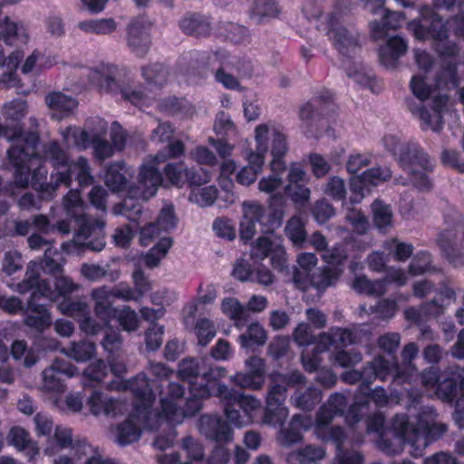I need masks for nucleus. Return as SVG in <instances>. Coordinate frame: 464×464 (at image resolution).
I'll return each mask as SVG.
<instances>
[{
  "mask_svg": "<svg viewBox=\"0 0 464 464\" xmlns=\"http://www.w3.org/2000/svg\"><path fill=\"white\" fill-rule=\"evenodd\" d=\"M227 371L220 366H208L206 359L185 358L179 362L178 376L189 382V396L184 398L185 388L178 382H169L160 397L163 413L171 424H179L185 418L196 415L202 408V400L215 396L214 387L221 386L219 380Z\"/></svg>",
  "mask_w": 464,
  "mask_h": 464,
  "instance_id": "nucleus-1",
  "label": "nucleus"
},
{
  "mask_svg": "<svg viewBox=\"0 0 464 464\" xmlns=\"http://www.w3.org/2000/svg\"><path fill=\"white\" fill-rule=\"evenodd\" d=\"M437 412L432 406L420 407L417 413L396 414L392 420V431L381 432L377 440L378 449L394 456L402 452L404 446L411 447L410 453L417 458L433 441L447 430V426L436 421Z\"/></svg>",
  "mask_w": 464,
  "mask_h": 464,
  "instance_id": "nucleus-2",
  "label": "nucleus"
},
{
  "mask_svg": "<svg viewBox=\"0 0 464 464\" xmlns=\"http://www.w3.org/2000/svg\"><path fill=\"white\" fill-rule=\"evenodd\" d=\"M304 382V376L298 371L270 374L263 420L268 425L281 427L276 440L282 447L288 448L299 443L303 439L302 432L314 428L312 417L303 414L294 415L288 426L283 427L288 416V409L285 406L287 389Z\"/></svg>",
  "mask_w": 464,
  "mask_h": 464,
  "instance_id": "nucleus-3",
  "label": "nucleus"
},
{
  "mask_svg": "<svg viewBox=\"0 0 464 464\" xmlns=\"http://www.w3.org/2000/svg\"><path fill=\"white\" fill-rule=\"evenodd\" d=\"M155 381H150L146 374L140 372L135 377L111 382V389L130 391L133 395V410L128 419L116 427V442L125 446L137 441L141 434V430H153L158 429L165 419V414L156 411L152 406L156 400L153 391Z\"/></svg>",
  "mask_w": 464,
  "mask_h": 464,
  "instance_id": "nucleus-4",
  "label": "nucleus"
},
{
  "mask_svg": "<svg viewBox=\"0 0 464 464\" xmlns=\"http://www.w3.org/2000/svg\"><path fill=\"white\" fill-rule=\"evenodd\" d=\"M347 406L348 400L344 394L340 392L331 394L316 412L314 435L323 441H331L335 444L336 455L333 464H362L364 459L360 451L343 448L345 439L343 428L339 425H332L334 418L344 415Z\"/></svg>",
  "mask_w": 464,
  "mask_h": 464,
  "instance_id": "nucleus-5",
  "label": "nucleus"
},
{
  "mask_svg": "<svg viewBox=\"0 0 464 464\" xmlns=\"http://www.w3.org/2000/svg\"><path fill=\"white\" fill-rule=\"evenodd\" d=\"M285 208V197L274 194L268 205L264 206L256 201H245L242 205L243 218L239 226V237L244 244H247L256 235V224L261 233L273 234L283 224Z\"/></svg>",
  "mask_w": 464,
  "mask_h": 464,
  "instance_id": "nucleus-6",
  "label": "nucleus"
},
{
  "mask_svg": "<svg viewBox=\"0 0 464 464\" xmlns=\"http://www.w3.org/2000/svg\"><path fill=\"white\" fill-rule=\"evenodd\" d=\"M458 7L459 13L444 22L434 7L427 5H421L419 10V18L409 22L408 29L412 32L416 39L420 41L429 39L446 40L449 37L450 30L456 37L464 39L462 3H459Z\"/></svg>",
  "mask_w": 464,
  "mask_h": 464,
  "instance_id": "nucleus-7",
  "label": "nucleus"
},
{
  "mask_svg": "<svg viewBox=\"0 0 464 464\" xmlns=\"http://www.w3.org/2000/svg\"><path fill=\"white\" fill-rule=\"evenodd\" d=\"M14 142L7 150L10 164L14 167V183L18 188L28 185L30 164L43 158L39 154L40 135L37 131H24L23 128H14L11 136Z\"/></svg>",
  "mask_w": 464,
  "mask_h": 464,
  "instance_id": "nucleus-8",
  "label": "nucleus"
},
{
  "mask_svg": "<svg viewBox=\"0 0 464 464\" xmlns=\"http://www.w3.org/2000/svg\"><path fill=\"white\" fill-rule=\"evenodd\" d=\"M389 388L390 394L382 386H377L372 390L369 388L365 390L364 394L367 395V398L355 401L348 409L345 416L347 424L353 426L362 420L365 411L369 408L370 401L378 408L386 407L391 402H395L396 404L403 405L408 411L407 414L411 415L412 413H417L418 410L421 407L420 406V400H419L415 405H408L410 403V400L407 397V389H409V386L392 385L391 382Z\"/></svg>",
  "mask_w": 464,
  "mask_h": 464,
  "instance_id": "nucleus-9",
  "label": "nucleus"
},
{
  "mask_svg": "<svg viewBox=\"0 0 464 464\" xmlns=\"http://www.w3.org/2000/svg\"><path fill=\"white\" fill-rule=\"evenodd\" d=\"M447 226L437 237L442 256L453 266L464 265V216L455 208L444 213Z\"/></svg>",
  "mask_w": 464,
  "mask_h": 464,
  "instance_id": "nucleus-10",
  "label": "nucleus"
},
{
  "mask_svg": "<svg viewBox=\"0 0 464 464\" xmlns=\"http://www.w3.org/2000/svg\"><path fill=\"white\" fill-rule=\"evenodd\" d=\"M334 92L324 89L321 93L300 108L299 115L306 125L305 135L318 139L324 130V121L329 124L336 116Z\"/></svg>",
  "mask_w": 464,
  "mask_h": 464,
  "instance_id": "nucleus-11",
  "label": "nucleus"
},
{
  "mask_svg": "<svg viewBox=\"0 0 464 464\" xmlns=\"http://www.w3.org/2000/svg\"><path fill=\"white\" fill-rule=\"evenodd\" d=\"M92 299L96 302V314L102 320V323H98L101 325L100 331L106 328L102 344L105 351L112 353L121 346V339L120 333L112 329L111 323L116 315V309L111 305L110 298H136L135 294L140 295L143 292H92Z\"/></svg>",
  "mask_w": 464,
  "mask_h": 464,
  "instance_id": "nucleus-12",
  "label": "nucleus"
},
{
  "mask_svg": "<svg viewBox=\"0 0 464 464\" xmlns=\"http://www.w3.org/2000/svg\"><path fill=\"white\" fill-rule=\"evenodd\" d=\"M419 353V346L415 343H407L401 351L402 363L400 364L396 357L386 359L384 361L395 364L396 372L389 374V379H392V385H407V397L410 400L408 405H415L421 398V392L413 385V382L418 379L417 368L412 364V361L417 357Z\"/></svg>",
  "mask_w": 464,
  "mask_h": 464,
  "instance_id": "nucleus-13",
  "label": "nucleus"
},
{
  "mask_svg": "<svg viewBox=\"0 0 464 464\" xmlns=\"http://www.w3.org/2000/svg\"><path fill=\"white\" fill-rule=\"evenodd\" d=\"M355 342L354 334L346 328H332L328 333L322 334L312 350L302 351L301 361L308 372H315L321 364V353L331 347L343 349Z\"/></svg>",
  "mask_w": 464,
  "mask_h": 464,
  "instance_id": "nucleus-14",
  "label": "nucleus"
},
{
  "mask_svg": "<svg viewBox=\"0 0 464 464\" xmlns=\"http://www.w3.org/2000/svg\"><path fill=\"white\" fill-rule=\"evenodd\" d=\"M396 372L395 364L385 362L383 355L376 356L372 361L367 362L362 371L350 370L341 375V379L349 384L361 382L359 392L365 393L369 386L376 380L382 382L389 381V374Z\"/></svg>",
  "mask_w": 464,
  "mask_h": 464,
  "instance_id": "nucleus-15",
  "label": "nucleus"
},
{
  "mask_svg": "<svg viewBox=\"0 0 464 464\" xmlns=\"http://www.w3.org/2000/svg\"><path fill=\"white\" fill-rule=\"evenodd\" d=\"M72 292H47L52 301L57 303L58 309L66 315L76 318L80 328L88 334H96L101 325L91 317V310L86 302L74 300L71 297Z\"/></svg>",
  "mask_w": 464,
  "mask_h": 464,
  "instance_id": "nucleus-16",
  "label": "nucleus"
},
{
  "mask_svg": "<svg viewBox=\"0 0 464 464\" xmlns=\"http://www.w3.org/2000/svg\"><path fill=\"white\" fill-rule=\"evenodd\" d=\"M269 129L266 124H259L255 129L256 151L250 152L248 165L243 167L237 174L236 180L243 186H250L256 180L257 174L261 172L265 162V156L268 150Z\"/></svg>",
  "mask_w": 464,
  "mask_h": 464,
  "instance_id": "nucleus-17",
  "label": "nucleus"
},
{
  "mask_svg": "<svg viewBox=\"0 0 464 464\" xmlns=\"http://www.w3.org/2000/svg\"><path fill=\"white\" fill-rule=\"evenodd\" d=\"M102 76L100 82V89L113 95L121 94L123 101L129 102L136 107H142L146 104L147 96L142 88H132L128 83L120 82L111 74L117 71L115 65H102L100 69L95 70Z\"/></svg>",
  "mask_w": 464,
  "mask_h": 464,
  "instance_id": "nucleus-18",
  "label": "nucleus"
},
{
  "mask_svg": "<svg viewBox=\"0 0 464 464\" xmlns=\"http://www.w3.org/2000/svg\"><path fill=\"white\" fill-rule=\"evenodd\" d=\"M324 30L342 55L350 58L361 49L358 35L352 34L347 28L341 25L337 13L333 12L325 16Z\"/></svg>",
  "mask_w": 464,
  "mask_h": 464,
  "instance_id": "nucleus-19",
  "label": "nucleus"
},
{
  "mask_svg": "<svg viewBox=\"0 0 464 464\" xmlns=\"http://www.w3.org/2000/svg\"><path fill=\"white\" fill-rule=\"evenodd\" d=\"M29 166V181L25 188L30 186L37 192L38 198L41 200H52L55 196L57 188L62 185V182L59 181V174H61V171H53L50 175V181L48 182V169L43 158L34 160Z\"/></svg>",
  "mask_w": 464,
  "mask_h": 464,
  "instance_id": "nucleus-20",
  "label": "nucleus"
},
{
  "mask_svg": "<svg viewBox=\"0 0 464 464\" xmlns=\"http://www.w3.org/2000/svg\"><path fill=\"white\" fill-rule=\"evenodd\" d=\"M205 67L214 73L215 81L223 85L227 90H238L240 83L238 80L229 72L233 70L234 62L229 58V53L223 49H218L202 56Z\"/></svg>",
  "mask_w": 464,
  "mask_h": 464,
  "instance_id": "nucleus-21",
  "label": "nucleus"
},
{
  "mask_svg": "<svg viewBox=\"0 0 464 464\" xmlns=\"http://www.w3.org/2000/svg\"><path fill=\"white\" fill-rule=\"evenodd\" d=\"M449 102V95L440 94L432 99L430 108L413 105V100H407L409 110L422 121V130L431 129L440 131L444 126V112Z\"/></svg>",
  "mask_w": 464,
  "mask_h": 464,
  "instance_id": "nucleus-22",
  "label": "nucleus"
},
{
  "mask_svg": "<svg viewBox=\"0 0 464 464\" xmlns=\"http://www.w3.org/2000/svg\"><path fill=\"white\" fill-rule=\"evenodd\" d=\"M80 225L75 234L77 239L82 237L85 241L81 243L82 249L99 252L106 245L104 227L105 222L100 218H92L89 215L79 217Z\"/></svg>",
  "mask_w": 464,
  "mask_h": 464,
  "instance_id": "nucleus-23",
  "label": "nucleus"
},
{
  "mask_svg": "<svg viewBox=\"0 0 464 464\" xmlns=\"http://www.w3.org/2000/svg\"><path fill=\"white\" fill-rule=\"evenodd\" d=\"M246 372H237L231 375L230 382L242 389L260 390L265 383V361L257 356H251L246 361Z\"/></svg>",
  "mask_w": 464,
  "mask_h": 464,
  "instance_id": "nucleus-24",
  "label": "nucleus"
},
{
  "mask_svg": "<svg viewBox=\"0 0 464 464\" xmlns=\"http://www.w3.org/2000/svg\"><path fill=\"white\" fill-rule=\"evenodd\" d=\"M77 374V368L63 359H55L53 362L43 372L44 388L52 392H63L66 379Z\"/></svg>",
  "mask_w": 464,
  "mask_h": 464,
  "instance_id": "nucleus-25",
  "label": "nucleus"
},
{
  "mask_svg": "<svg viewBox=\"0 0 464 464\" xmlns=\"http://www.w3.org/2000/svg\"><path fill=\"white\" fill-rule=\"evenodd\" d=\"M52 301L47 292H32L27 302L28 314L25 324L29 327L43 331L51 324V316L47 312V302Z\"/></svg>",
  "mask_w": 464,
  "mask_h": 464,
  "instance_id": "nucleus-26",
  "label": "nucleus"
},
{
  "mask_svg": "<svg viewBox=\"0 0 464 464\" xmlns=\"http://www.w3.org/2000/svg\"><path fill=\"white\" fill-rule=\"evenodd\" d=\"M398 162L404 171L414 170L416 168L424 171L434 170V164L430 155L416 142L403 144L400 150Z\"/></svg>",
  "mask_w": 464,
  "mask_h": 464,
  "instance_id": "nucleus-27",
  "label": "nucleus"
},
{
  "mask_svg": "<svg viewBox=\"0 0 464 464\" xmlns=\"http://www.w3.org/2000/svg\"><path fill=\"white\" fill-rule=\"evenodd\" d=\"M160 162V155L144 162L138 173V188L141 190L142 198L149 199L156 195L162 184V174L158 168Z\"/></svg>",
  "mask_w": 464,
  "mask_h": 464,
  "instance_id": "nucleus-28",
  "label": "nucleus"
},
{
  "mask_svg": "<svg viewBox=\"0 0 464 464\" xmlns=\"http://www.w3.org/2000/svg\"><path fill=\"white\" fill-rule=\"evenodd\" d=\"M150 24L144 17H137L130 21L127 29L128 45L133 53L139 57H143L150 50Z\"/></svg>",
  "mask_w": 464,
  "mask_h": 464,
  "instance_id": "nucleus-29",
  "label": "nucleus"
},
{
  "mask_svg": "<svg viewBox=\"0 0 464 464\" xmlns=\"http://www.w3.org/2000/svg\"><path fill=\"white\" fill-rule=\"evenodd\" d=\"M198 429L207 439L217 443H227L233 439V430L229 424L218 415H202Z\"/></svg>",
  "mask_w": 464,
  "mask_h": 464,
  "instance_id": "nucleus-30",
  "label": "nucleus"
},
{
  "mask_svg": "<svg viewBox=\"0 0 464 464\" xmlns=\"http://www.w3.org/2000/svg\"><path fill=\"white\" fill-rule=\"evenodd\" d=\"M58 348V342L54 339L39 337L34 341V348L28 350L24 341H15L11 347L12 356L19 360L24 357V364L26 367L34 365L39 356L35 351H54Z\"/></svg>",
  "mask_w": 464,
  "mask_h": 464,
  "instance_id": "nucleus-31",
  "label": "nucleus"
},
{
  "mask_svg": "<svg viewBox=\"0 0 464 464\" xmlns=\"http://www.w3.org/2000/svg\"><path fill=\"white\" fill-rule=\"evenodd\" d=\"M73 176L81 188L93 183L94 179L92 175L91 166L85 157H78L67 169L61 171V174H59V181L66 188H70L73 180Z\"/></svg>",
  "mask_w": 464,
  "mask_h": 464,
  "instance_id": "nucleus-32",
  "label": "nucleus"
},
{
  "mask_svg": "<svg viewBox=\"0 0 464 464\" xmlns=\"http://www.w3.org/2000/svg\"><path fill=\"white\" fill-rule=\"evenodd\" d=\"M215 396H222L227 401V404L237 405L241 408L245 416H249L251 411L258 409L261 406V401L252 395H245L233 388H229L226 384H221L219 387H214Z\"/></svg>",
  "mask_w": 464,
  "mask_h": 464,
  "instance_id": "nucleus-33",
  "label": "nucleus"
},
{
  "mask_svg": "<svg viewBox=\"0 0 464 464\" xmlns=\"http://www.w3.org/2000/svg\"><path fill=\"white\" fill-rule=\"evenodd\" d=\"M408 44L401 36L390 37L378 50L379 62L387 69H395L399 59L407 52Z\"/></svg>",
  "mask_w": 464,
  "mask_h": 464,
  "instance_id": "nucleus-34",
  "label": "nucleus"
},
{
  "mask_svg": "<svg viewBox=\"0 0 464 464\" xmlns=\"http://www.w3.org/2000/svg\"><path fill=\"white\" fill-rule=\"evenodd\" d=\"M87 404L93 415L116 416L122 413L123 411V403L121 401L113 400L98 390L92 392Z\"/></svg>",
  "mask_w": 464,
  "mask_h": 464,
  "instance_id": "nucleus-35",
  "label": "nucleus"
},
{
  "mask_svg": "<svg viewBox=\"0 0 464 464\" xmlns=\"http://www.w3.org/2000/svg\"><path fill=\"white\" fill-rule=\"evenodd\" d=\"M43 264L30 261L27 264L24 278L17 284L16 290H52L51 279L43 277Z\"/></svg>",
  "mask_w": 464,
  "mask_h": 464,
  "instance_id": "nucleus-36",
  "label": "nucleus"
},
{
  "mask_svg": "<svg viewBox=\"0 0 464 464\" xmlns=\"http://www.w3.org/2000/svg\"><path fill=\"white\" fill-rule=\"evenodd\" d=\"M44 155L42 156L44 162L49 161L54 171H63L67 169L72 163L67 150L60 145L57 140H50L44 146Z\"/></svg>",
  "mask_w": 464,
  "mask_h": 464,
  "instance_id": "nucleus-37",
  "label": "nucleus"
},
{
  "mask_svg": "<svg viewBox=\"0 0 464 464\" xmlns=\"http://www.w3.org/2000/svg\"><path fill=\"white\" fill-rule=\"evenodd\" d=\"M128 168L124 161H115L108 165L105 171V184L112 192L125 191L129 187Z\"/></svg>",
  "mask_w": 464,
  "mask_h": 464,
  "instance_id": "nucleus-38",
  "label": "nucleus"
},
{
  "mask_svg": "<svg viewBox=\"0 0 464 464\" xmlns=\"http://www.w3.org/2000/svg\"><path fill=\"white\" fill-rule=\"evenodd\" d=\"M343 272L342 267L324 266L312 273L306 284L314 286L316 290H325L337 284Z\"/></svg>",
  "mask_w": 464,
  "mask_h": 464,
  "instance_id": "nucleus-39",
  "label": "nucleus"
},
{
  "mask_svg": "<svg viewBox=\"0 0 464 464\" xmlns=\"http://www.w3.org/2000/svg\"><path fill=\"white\" fill-rule=\"evenodd\" d=\"M72 453L84 464H118L111 459H102L98 448L92 446L85 439H76L71 448Z\"/></svg>",
  "mask_w": 464,
  "mask_h": 464,
  "instance_id": "nucleus-40",
  "label": "nucleus"
},
{
  "mask_svg": "<svg viewBox=\"0 0 464 464\" xmlns=\"http://www.w3.org/2000/svg\"><path fill=\"white\" fill-rule=\"evenodd\" d=\"M179 27L186 34L193 36H208L211 32V22L208 16L193 13L179 21Z\"/></svg>",
  "mask_w": 464,
  "mask_h": 464,
  "instance_id": "nucleus-41",
  "label": "nucleus"
},
{
  "mask_svg": "<svg viewBox=\"0 0 464 464\" xmlns=\"http://www.w3.org/2000/svg\"><path fill=\"white\" fill-rule=\"evenodd\" d=\"M158 110L170 116H189L194 113V106L185 98L169 96L160 99L157 105Z\"/></svg>",
  "mask_w": 464,
  "mask_h": 464,
  "instance_id": "nucleus-42",
  "label": "nucleus"
},
{
  "mask_svg": "<svg viewBox=\"0 0 464 464\" xmlns=\"http://www.w3.org/2000/svg\"><path fill=\"white\" fill-rule=\"evenodd\" d=\"M322 400V392L315 387H308L305 390L296 389L291 396V401L296 408L310 411Z\"/></svg>",
  "mask_w": 464,
  "mask_h": 464,
  "instance_id": "nucleus-43",
  "label": "nucleus"
},
{
  "mask_svg": "<svg viewBox=\"0 0 464 464\" xmlns=\"http://www.w3.org/2000/svg\"><path fill=\"white\" fill-rule=\"evenodd\" d=\"M222 311L231 320L238 329L243 328L249 321V309L242 305L237 299L226 298L221 304Z\"/></svg>",
  "mask_w": 464,
  "mask_h": 464,
  "instance_id": "nucleus-44",
  "label": "nucleus"
},
{
  "mask_svg": "<svg viewBox=\"0 0 464 464\" xmlns=\"http://www.w3.org/2000/svg\"><path fill=\"white\" fill-rule=\"evenodd\" d=\"M45 102L52 111L60 112L62 117L69 115L78 106V102L74 98L61 92L47 94Z\"/></svg>",
  "mask_w": 464,
  "mask_h": 464,
  "instance_id": "nucleus-45",
  "label": "nucleus"
},
{
  "mask_svg": "<svg viewBox=\"0 0 464 464\" xmlns=\"http://www.w3.org/2000/svg\"><path fill=\"white\" fill-rule=\"evenodd\" d=\"M459 85L456 62L446 63L435 77V86L439 89L455 90Z\"/></svg>",
  "mask_w": 464,
  "mask_h": 464,
  "instance_id": "nucleus-46",
  "label": "nucleus"
},
{
  "mask_svg": "<svg viewBox=\"0 0 464 464\" xmlns=\"http://www.w3.org/2000/svg\"><path fill=\"white\" fill-rule=\"evenodd\" d=\"M63 353L78 362H85L94 357L96 346L90 341L81 340L72 342L67 348L63 349Z\"/></svg>",
  "mask_w": 464,
  "mask_h": 464,
  "instance_id": "nucleus-47",
  "label": "nucleus"
},
{
  "mask_svg": "<svg viewBox=\"0 0 464 464\" xmlns=\"http://www.w3.org/2000/svg\"><path fill=\"white\" fill-rule=\"evenodd\" d=\"M24 28L5 16L0 21V39L7 45H14L17 41L26 42L28 36L24 34Z\"/></svg>",
  "mask_w": 464,
  "mask_h": 464,
  "instance_id": "nucleus-48",
  "label": "nucleus"
},
{
  "mask_svg": "<svg viewBox=\"0 0 464 464\" xmlns=\"http://www.w3.org/2000/svg\"><path fill=\"white\" fill-rule=\"evenodd\" d=\"M372 222L381 231H385L392 224V209L391 205L385 204L381 199H375L372 203Z\"/></svg>",
  "mask_w": 464,
  "mask_h": 464,
  "instance_id": "nucleus-49",
  "label": "nucleus"
},
{
  "mask_svg": "<svg viewBox=\"0 0 464 464\" xmlns=\"http://www.w3.org/2000/svg\"><path fill=\"white\" fill-rule=\"evenodd\" d=\"M318 259L314 253H301L297 256V264L303 270L301 272L298 269L294 271L293 278L295 285L306 284L309 276L314 272L315 266L317 265Z\"/></svg>",
  "mask_w": 464,
  "mask_h": 464,
  "instance_id": "nucleus-50",
  "label": "nucleus"
},
{
  "mask_svg": "<svg viewBox=\"0 0 464 464\" xmlns=\"http://www.w3.org/2000/svg\"><path fill=\"white\" fill-rule=\"evenodd\" d=\"M173 239L170 237H160L144 256V263L148 267H156L160 265L172 246Z\"/></svg>",
  "mask_w": 464,
  "mask_h": 464,
  "instance_id": "nucleus-51",
  "label": "nucleus"
},
{
  "mask_svg": "<svg viewBox=\"0 0 464 464\" xmlns=\"http://www.w3.org/2000/svg\"><path fill=\"white\" fill-rule=\"evenodd\" d=\"M324 455L325 452L322 447L308 445L296 452L290 453L287 457V462L289 464L295 462L309 464L323 459Z\"/></svg>",
  "mask_w": 464,
  "mask_h": 464,
  "instance_id": "nucleus-52",
  "label": "nucleus"
},
{
  "mask_svg": "<svg viewBox=\"0 0 464 464\" xmlns=\"http://www.w3.org/2000/svg\"><path fill=\"white\" fill-rule=\"evenodd\" d=\"M63 207L66 213L73 218L77 225H80L79 217L86 215L84 213V202L82 198L80 189H70L63 198Z\"/></svg>",
  "mask_w": 464,
  "mask_h": 464,
  "instance_id": "nucleus-53",
  "label": "nucleus"
},
{
  "mask_svg": "<svg viewBox=\"0 0 464 464\" xmlns=\"http://www.w3.org/2000/svg\"><path fill=\"white\" fill-rule=\"evenodd\" d=\"M239 343L244 348H254L263 345L266 340V334L264 328L258 323H251L247 326L245 334L238 337Z\"/></svg>",
  "mask_w": 464,
  "mask_h": 464,
  "instance_id": "nucleus-54",
  "label": "nucleus"
},
{
  "mask_svg": "<svg viewBox=\"0 0 464 464\" xmlns=\"http://www.w3.org/2000/svg\"><path fill=\"white\" fill-rule=\"evenodd\" d=\"M9 443L19 450H28L30 454H36L37 448L31 440L29 433L21 427H13L7 436Z\"/></svg>",
  "mask_w": 464,
  "mask_h": 464,
  "instance_id": "nucleus-55",
  "label": "nucleus"
},
{
  "mask_svg": "<svg viewBox=\"0 0 464 464\" xmlns=\"http://www.w3.org/2000/svg\"><path fill=\"white\" fill-rule=\"evenodd\" d=\"M108 365L103 360H97L91 364L83 372L84 382L83 387H92L99 384L108 374Z\"/></svg>",
  "mask_w": 464,
  "mask_h": 464,
  "instance_id": "nucleus-56",
  "label": "nucleus"
},
{
  "mask_svg": "<svg viewBox=\"0 0 464 464\" xmlns=\"http://www.w3.org/2000/svg\"><path fill=\"white\" fill-rule=\"evenodd\" d=\"M79 28L86 33L109 34L116 30V22L113 18L87 20L81 22Z\"/></svg>",
  "mask_w": 464,
  "mask_h": 464,
  "instance_id": "nucleus-57",
  "label": "nucleus"
},
{
  "mask_svg": "<svg viewBox=\"0 0 464 464\" xmlns=\"http://www.w3.org/2000/svg\"><path fill=\"white\" fill-rule=\"evenodd\" d=\"M285 235L295 246H302L306 240L304 223L298 216H293L286 223Z\"/></svg>",
  "mask_w": 464,
  "mask_h": 464,
  "instance_id": "nucleus-58",
  "label": "nucleus"
},
{
  "mask_svg": "<svg viewBox=\"0 0 464 464\" xmlns=\"http://www.w3.org/2000/svg\"><path fill=\"white\" fill-rule=\"evenodd\" d=\"M193 331L200 346L208 345L216 335V327L211 320L206 317L198 318L193 326Z\"/></svg>",
  "mask_w": 464,
  "mask_h": 464,
  "instance_id": "nucleus-59",
  "label": "nucleus"
},
{
  "mask_svg": "<svg viewBox=\"0 0 464 464\" xmlns=\"http://www.w3.org/2000/svg\"><path fill=\"white\" fill-rule=\"evenodd\" d=\"M218 196V188L213 186L198 187L191 188L189 200L200 207L211 206Z\"/></svg>",
  "mask_w": 464,
  "mask_h": 464,
  "instance_id": "nucleus-60",
  "label": "nucleus"
},
{
  "mask_svg": "<svg viewBox=\"0 0 464 464\" xmlns=\"http://www.w3.org/2000/svg\"><path fill=\"white\" fill-rule=\"evenodd\" d=\"M141 73L148 83L159 87H162L168 80L167 68L164 64L159 63L142 67Z\"/></svg>",
  "mask_w": 464,
  "mask_h": 464,
  "instance_id": "nucleus-61",
  "label": "nucleus"
},
{
  "mask_svg": "<svg viewBox=\"0 0 464 464\" xmlns=\"http://www.w3.org/2000/svg\"><path fill=\"white\" fill-rule=\"evenodd\" d=\"M219 29L221 30L220 34L227 41L234 44H243L248 41V29L243 25L227 22L223 24Z\"/></svg>",
  "mask_w": 464,
  "mask_h": 464,
  "instance_id": "nucleus-62",
  "label": "nucleus"
},
{
  "mask_svg": "<svg viewBox=\"0 0 464 464\" xmlns=\"http://www.w3.org/2000/svg\"><path fill=\"white\" fill-rule=\"evenodd\" d=\"M62 135L64 141L69 142L72 139L73 145L82 149L92 144V135L79 127L69 126L63 130Z\"/></svg>",
  "mask_w": 464,
  "mask_h": 464,
  "instance_id": "nucleus-63",
  "label": "nucleus"
},
{
  "mask_svg": "<svg viewBox=\"0 0 464 464\" xmlns=\"http://www.w3.org/2000/svg\"><path fill=\"white\" fill-rule=\"evenodd\" d=\"M431 255L427 250L418 251L412 257L409 266V273L411 276L422 275L431 268Z\"/></svg>",
  "mask_w": 464,
  "mask_h": 464,
  "instance_id": "nucleus-64",
  "label": "nucleus"
}]
</instances>
